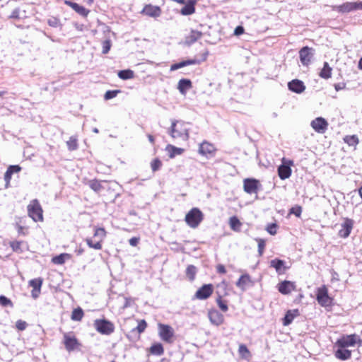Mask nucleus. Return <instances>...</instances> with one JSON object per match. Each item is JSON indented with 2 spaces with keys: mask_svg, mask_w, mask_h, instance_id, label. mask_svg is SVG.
<instances>
[{
  "mask_svg": "<svg viewBox=\"0 0 362 362\" xmlns=\"http://www.w3.org/2000/svg\"><path fill=\"white\" fill-rule=\"evenodd\" d=\"M161 165V161L158 158L153 160L151 163V166L153 172L158 170Z\"/></svg>",
  "mask_w": 362,
  "mask_h": 362,
  "instance_id": "obj_46",
  "label": "nucleus"
},
{
  "mask_svg": "<svg viewBox=\"0 0 362 362\" xmlns=\"http://www.w3.org/2000/svg\"><path fill=\"white\" fill-rule=\"evenodd\" d=\"M119 92V90H107L104 95V99L106 100L112 99L115 98Z\"/></svg>",
  "mask_w": 362,
  "mask_h": 362,
  "instance_id": "obj_43",
  "label": "nucleus"
},
{
  "mask_svg": "<svg viewBox=\"0 0 362 362\" xmlns=\"http://www.w3.org/2000/svg\"><path fill=\"white\" fill-rule=\"evenodd\" d=\"M229 225L233 230L239 231L240 230L242 223L237 217L233 216L230 218Z\"/></svg>",
  "mask_w": 362,
  "mask_h": 362,
  "instance_id": "obj_37",
  "label": "nucleus"
},
{
  "mask_svg": "<svg viewBox=\"0 0 362 362\" xmlns=\"http://www.w3.org/2000/svg\"><path fill=\"white\" fill-rule=\"evenodd\" d=\"M197 273V269L193 265H189L186 270V274L187 277L191 280H194L195 274Z\"/></svg>",
  "mask_w": 362,
  "mask_h": 362,
  "instance_id": "obj_40",
  "label": "nucleus"
},
{
  "mask_svg": "<svg viewBox=\"0 0 362 362\" xmlns=\"http://www.w3.org/2000/svg\"><path fill=\"white\" fill-rule=\"evenodd\" d=\"M192 88V82L189 79H181L178 82L177 88L181 94L185 95L187 91Z\"/></svg>",
  "mask_w": 362,
  "mask_h": 362,
  "instance_id": "obj_24",
  "label": "nucleus"
},
{
  "mask_svg": "<svg viewBox=\"0 0 362 362\" xmlns=\"http://www.w3.org/2000/svg\"><path fill=\"white\" fill-rule=\"evenodd\" d=\"M158 334L160 339L166 342H170L174 335V329L172 327L162 323L158 324Z\"/></svg>",
  "mask_w": 362,
  "mask_h": 362,
  "instance_id": "obj_8",
  "label": "nucleus"
},
{
  "mask_svg": "<svg viewBox=\"0 0 362 362\" xmlns=\"http://www.w3.org/2000/svg\"><path fill=\"white\" fill-rule=\"evenodd\" d=\"M256 240L258 243V252L259 255L261 256L262 255L265 247V240L261 238H258Z\"/></svg>",
  "mask_w": 362,
  "mask_h": 362,
  "instance_id": "obj_49",
  "label": "nucleus"
},
{
  "mask_svg": "<svg viewBox=\"0 0 362 362\" xmlns=\"http://www.w3.org/2000/svg\"><path fill=\"white\" fill-rule=\"evenodd\" d=\"M48 24L52 27H57L59 25V21L56 18H52L48 20Z\"/></svg>",
  "mask_w": 362,
  "mask_h": 362,
  "instance_id": "obj_56",
  "label": "nucleus"
},
{
  "mask_svg": "<svg viewBox=\"0 0 362 362\" xmlns=\"http://www.w3.org/2000/svg\"><path fill=\"white\" fill-rule=\"evenodd\" d=\"M358 68L362 70V57L359 60Z\"/></svg>",
  "mask_w": 362,
  "mask_h": 362,
  "instance_id": "obj_64",
  "label": "nucleus"
},
{
  "mask_svg": "<svg viewBox=\"0 0 362 362\" xmlns=\"http://www.w3.org/2000/svg\"><path fill=\"white\" fill-rule=\"evenodd\" d=\"M147 324L144 320H141L138 322L137 327L135 328V329L137 330V332L140 334L142 333L146 328Z\"/></svg>",
  "mask_w": 362,
  "mask_h": 362,
  "instance_id": "obj_48",
  "label": "nucleus"
},
{
  "mask_svg": "<svg viewBox=\"0 0 362 362\" xmlns=\"http://www.w3.org/2000/svg\"><path fill=\"white\" fill-rule=\"evenodd\" d=\"M63 339L65 348L69 352L78 349L81 346L75 335L71 332L64 333Z\"/></svg>",
  "mask_w": 362,
  "mask_h": 362,
  "instance_id": "obj_6",
  "label": "nucleus"
},
{
  "mask_svg": "<svg viewBox=\"0 0 362 362\" xmlns=\"http://www.w3.org/2000/svg\"><path fill=\"white\" fill-rule=\"evenodd\" d=\"M213 293V286L211 284H205L199 288L195 296L197 298L200 300H204L208 298Z\"/></svg>",
  "mask_w": 362,
  "mask_h": 362,
  "instance_id": "obj_12",
  "label": "nucleus"
},
{
  "mask_svg": "<svg viewBox=\"0 0 362 362\" xmlns=\"http://www.w3.org/2000/svg\"><path fill=\"white\" fill-rule=\"evenodd\" d=\"M40 293V289H33L31 291V296L33 298H37Z\"/></svg>",
  "mask_w": 362,
  "mask_h": 362,
  "instance_id": "obj_60",
  "label": "nucleus"
},
{
  "mask_svg": "<svg viewBox=\"0 0 362 362\" xmlns=\"http://www.w3.org/2000/svg\"><path fill=\"white\" fill-rule=\"evenodd\" d=\"M238 353L242 358L249 360L251 357V354L245 344H240L239 346Z\"/></svg>",
  "mask_w": 362,
  "mask_h": 362,
  "instance_id": "obj_35",
  "label": "nucleus"
},
{
  "mask_svg": "<svg viewBox=\"0 0 362 362\" xmlns=\"http://www.w3.org/2000/svg\"><path fill=\"white\" fill-rule=\"evenodd\" d=\"M65 4L68 6H69L70 7H71L76 12H77L78 13H79L80 15H81L83 16H86L88 15V13H89L88 10H87L83 6H80L79 4H78L76 3L69 1H65Z\"/></svg>",
  "mask_w": 362,
  "mask_h": 362,
  "instance_id": "obj_23",
  "label": "nucleus"
},
{
  "mask_svg": "<svg viewBox=\"0 0 362 362\" xmlns=\"http://www.w3.org/2000/svg\"><path fill=\"white\" fill-rule=\"evenodd\" d=\"M182 67H184V64H183L182 62L176 63V64H173L170 66V71H175V70L179 69Z\"/></svg>",
  "mask_w": 362,
  "mask_h": 362,
  "instance_id": "obj_57",
  "label": "nucleus"
},
{
  "mask_svg": "<svg viewBox=\"0 0 362 362\" xmlns=\"http://www.w3.org/2000/svg\"><path fill=\"white\" fill-rule=\"evenodd\" d=\"M118 77L122 80L132 79L134 76V73L130 69L122 70L118 72Z\"/></svg>",
  "mask_w": 362,
  "mask_h": 362,
  "instance_id": "obj_36",
  "label": "nucleus"
},
{
  "mask_svg": "<svg viewBox=\"0 0 362 362\" xmlns=\"http://www.w3.org/2000/svg\"><path fill=\"white\" fill-rule=\"evenodd\" d=\"M83 316V312L80 308L74 309L71 314V319L76 321H80Z\"/></svg>",
  "mask_w": 362,
  "mask_h": 362,
  "instance_id": "obj_39",
  "label": "nucleus"
},
{
  "mask_svg": "<svg viewBox=\"0 0 362 362\" xmlns=\"http://www.w3.org/2000/svg\"><path fill=\"white\" fill-rule=\"evenodd\" d=\"M89 186L95 192H99L102 188L100 182L98 180H90L89 182Z\"/></svg>",
  "mask_w": 362,
  "mask_h": 362,
  "instance_id": "obj_45",
  "label": "nucleus"
},
{
  "mask_svg": "<svg viewBox=\"0 0 362 362\" xmlns=\"http://www.w3.org/2000/svg\"><path fill=\"white\" fill-rule=\"evenodd\" d=\"M278 173L281 180H285L291 176V169L287 165H281L278 168Z\"/></svg>",
  "mask_w": 362,
  "mask_h": 362,
  "instance_id": "obj_25",
  "label": "nucleus"
},
{
  "mask_svg": "<svg viewBox=\"0 0 362 362\" xmlns=\"http://www.w3.org/2000/svg\"><path fill=\"white\" fill-rule=\"evenodd\" d=\"M139 240V238L133 237L129 239V243L130 245L134 247V246L137 245Z\"/></svg>",
  "mask_w": 362,
  "mask_h": 362,
  "instance_id": "obj_59",
  "label": "nucleus"
},
{
  "mask_svg": "<svg viewBox=\"0 0 362 362\" xmlns=\"http://www.w3.org/2000/svg\"><path fill=\"white\" fill-rule=\"evenodd\" d=\"M334 9L341 13H349L350 11L362 9V2H346L341 5L336 6Z\"/></svg>",
  "mask_w": 362,
  "mask_h": 362,
  "instance_id": "obj_10",
  "label": "nucleus"
},
{
  "mask_svg": "<svg viewBox=\"0 0 362 362\" xmlns=\"http://www.w3.org/2000/svg\"><path fill=\"white\" fill-rule=\"evenodd\" d=\"M317 300L318 303L323 307L331 305L332 299L329 296L328 289L325 286L317 288Z\"/></svg>",
  "mask_w": 362,
  "mask_h": 362,
  "instance_id": "obj_7",
  "label": "nucleus"
},
{
  "mask_svg": "<svg viewBox=\"0 0 362 362\" xmlns=\"http://www.w3.org/2000/svg\"><path fill=\"white\" fill-rule=\"evenodd\" d=\"M288 87L290 90L296 93H301L305 89L303 82L298 79H294L289 82L288 83Z\"/></svg>",
  "mask_w": 362,
  "mask_h": 362,
  "instance_id": "obj_17",
  "label": "nucleus"
},
{
  "mask_svg": "<svg viewBox=\"0 0 362 362\" xmlns=\"http://www.w3.org/2000/svg\"><path fill=\"white\" fill-rule=\"evenodd\" d=\"M71 255L69 253H62L55 256L52 259V263L54 264H63L66 260L70 259Z\"/></svg>",
  "mask_w": 362,
  "mask_h": 362,
  "instance_id": "obj_30",
  "label": "nucleus"
},
{
  "mask_svg": "<svg viewBox=\"0 0 362 362\" xmlns=\"http://www.w3.org/2000/svg\"><path fill=\"white\" fill-rule=\"evenodd\" d=\"M344 141L349 145V146H355L358 144V139L356 136H346L344 139Z\"/></svg>",
  "mask_w": 362,
  "mask_h": 362,
  "instance_id": "obj_44",
  "label": "nucleus"
},
{
  "mask_svg": "<svg viewBox=\"0 0 362 362\" xmlns=\"http://www.w3.org/2000/svg\"><path fill=\"white\" fill-rule=\"evenodd\" d=\"M161 11L158 6L147 5L142 10V13L150 17H158L160 15Z\"/></svg>",
  "mask_w": 362,
  "mask_h": 362,
  "instance_id": "obj_20",
  "label": "nucleus"
},
{
  "mask_svg": "<svg viewBox=\"0 0 362 362\" xmlns=\"http://www.w3.org/2000/svg\"><path fill=\"white\" fill-rule=\"evenodd\" d=\"M148 141L151 143V144H153L154 143V138L152 135L151 134H148Z\"/></svg>",
  "mask_w": 362,
  "mask_h": 362,
  "instance_id": "obj_63",
  "label": "nucleus"
},
{
  "mask_svg": "<svg viewBox=\"0 0 362 362\" xmlns=\"http://www.w3.org/2000/svg\"><path fill=\"white\" fill-rule=\"evenodd\" d=\"M244 190L248 194L256 193L257 190V181L254 179L244 180Z\"/></svg>",
  "mask_w": 362,
  "mask_h": 362,
  "instance_id": "obj_19",
  "label": "nucleus"
},
{
  "mask_svg": "<svg viewBox=\"0 0 362 362\" xmlns=\"http://www.w3.org/2000/svg\"><path fill=\"white\" fill-rule=\"evenodd\" d=\"M194 4L195 0H189L186 3V5L181 9L180 13L184 16L191 15L194 13Z\"/></svg>",
  "mask_w": 362,
  "mask_h": 362,
  "instance_id": "obj_27",
  "label": "nucleus"
},
{
  "mask_svg": "<svg viewBox=\"0 0 362 362\" xmlns=\"http://www.w3.org/2000/svg\"><path fill=\"white\" fill-rule=\"evenodd\" d=\"M270 266L274 267L279 274L284 272L286 269L284 267V262L279 259H272L270 262Z\"/></svg>",
  "mask_w": 362,
  "mask_h": 362,
  "instance_id": "obj_29",
  "label": "nucleus"
},
{
  "mask_svg": "<svg viewBox=\"0 0 362 362\" xmlns=\"http://www.w3.org/2000/svg\"><path fill=\"white\" fill-rule=\"evenodd\" d=\"M300 59L303 65H308L313 57L312 49L308 47H303L300 52Z\"/></svg>",
  "mask_w": 362,
  "mask_h": 362,
  "instance_id": "obj_15",
  "label": "nucleus"
},
{
  "mask_svg": "<svg viewBox=\"0 0 362 362\" xmlns=\"http://www.w3.org/2000/svg\"><path fill=\"white\" fill-rule=\"evenodd\" d=\"M298 315V310H288L284 319V325L287 326L290 325L293 319Z\"/></svg>",
  "mask_w": 362,
  "mask_h": 362,
  "instance_id": "obj_31",
  "label": "nucleus"
},
{
  "mask_svg": "<svg viewBox=\"0 0 362 362\" xmlns=\"http://www.w3.org/2000/svg\"><path fill=\"white\" fill-rule=\"evenodd\" d=\"M12 170H15V172L18 173L21 171V168L19 165H10L7 170L6 171L4 174V180L6 182V185L7 186L11 179L12 176Z\"/></svg>",
  "mask_w": 362,
  "mask_h": 362,
  "instance_id": "obj_28",
  "label": "nucleus"
},
{
  "mask_svg": "<svg viewBox=\"0 0 362 362\" xmlns=\"http://www.w3.org/2000/svg\"><path fill=\"white\" fill-rule=\"evenodd\" d=\"M111 47V41L106 40L103 42V53L107 54Z\"/></svg>",
  "mask_w": 362,
  "mask_h": 362,
  "instance_id": "obj_52",
  "label": "nucleus"
},
{
  "mask_svg": "<svg viewBox=\"0 0 362 362\" xmlns=\"http://www.w3.org/2000/svg\"><path fill=\"white\" fill-rule=\"evenodd\" d=\"M216 303H217L219 308L222 311L226 312L228 310V305H226V303L225 302H223L222 300V298L221 297H217Z\"/></svg>",
  "mask_w": 362,
  "mask_h": 362,
  "instance_id": "obj_50",
  "label": "nucleus"
},
{
  "mask_svg": "<svg viewBox=\"0 0 362 362\" xmlns=\"http://www.w3.org/2000/svg\"><path fill=\"white\" fill-rule=\"evenodd\" d=\"M0 305L2 306L13 307V303L4 296H0Z\"/></svg>",
  "mask_w": 362,
  "mask_h": 362,
  "instance_id": "obj_47",
  "label": "nucleus"
},
{
  "mask_svg": "<svg viewBox=\"0 0 362 362\" xmlns=\"http://www.w3.org/2000/svg\"><path fill=\"white\" fill-rule=\"evenodd\" d=\"M276 228L277 225L276 223H271L267 226L266 230L270 235H274L276 233Z\"/></svg>",
  "mask_w": 362,
  "mask_h": 362,
  "instance_id": "obj_51",
  "label": "nucleus"
},
{
  "mask_svg": "<svg viewBox=\"0 0 362 362\" xmlns=\"http://www.w3.org/2000/svg\"><path fill=\"white\" fill-rule=\"evenodd\" d=\"M217 272L221 274H225L226 272V268L222 264H218L216 267Z\"/></svg>",
  "mask_w": 362,
  "mask_h": 362,
  "instance_id": "obj_61",
  "label": "nucleus"
},
{
  "mask_svg": "<svg viewBox=\"0 0 362 362\" xmlns=\"http://www.w3.org/2000/svg\"><path fill=\"white\" fill-rule=\"evenodd\" d=\"M334 356L338 359L345 361L351 358V351L346 348L338 347V349L334 353Z\"/></svg>",
  "mask_w": 362,
  "mask_h": 362,
  "instance_id": "obj_22",
  "label": "nucleus"
},
{
  "mask_svg": "<svg viewBox=\"0 0 362 362\" xmlns=\"http://www.w3.org/2000/svg\"><path fill=\"white\" fill-rule=\"evenodd\" d=\"M278 290L281 293L288 295L296 290V284L290 281H284L278 284Z\"/></svg>",
  "mask_w": 362,
  "mask_h": 362,
  "instance_id": "obj_14",
  "label": "nucleus"
},
{
  "mask_svg": "<svg viewBox=\"0 0 362 362\" xmlns=\"http://www.w3.org/2000/svg\"><path fill=\"white\" fill-rule=\"evenodd\" d=\"M106 236V231L103 228H96L94 233V237L97 238V241L95 243L90 238L86 240L87 245L89 247L95 250H100L102 248L101 242L104 240Z\"/></svg>",
  "mask_w": 362,
  "mask_h": 362,
  "instance_id": "obj_5",
  "label": "nucleus"
},
{
  "mask_svg": "<svg viewBox=\"0 0 362 362\" xmlns=\"http://www.w3.org/2000/svg\"><path fill=\"white\" fill-rule=\"evenodd\" d=\"M66 145L68 146L69 150H76L78 147L77 139L73 136L70 137L69 140L67 141L66 142Z\"/></svg>",
  "mask_w": 362,
  "mask_h": 362,
  "instance_id": "obj_41",
  "label": "nucleus"
},
{
  "mask_svg": "<svg viewBox=\"0 0 362 362\" xmlns=\"http://www.w3.org/2000/svg\"><path fill=\"white\" fill-rule=\"evenodd\" d=\"M332 69L329 66L327 62L324 63V66L320 73V77L327 79L329 78L332 76Z\"/></svg>",
  "mask_w": 362,
  "mask_h": 362,
  "instance_id": "obj_34",
  "label": "nucleus"
},
{
  "mask_svg": "<svg viewBox=\"0 0 362 362\" xmlns=\"http://www.w3.org/2000/svg\"><path fill=\"white\" fill-rule=\"evenodd\" d=\"M356 343L355 334L346 335L338 339L335 344L337 347L348 348L354 346Z\"/></svg>",
  "mask_w": 362,
  "mask_h": 362,
  "instance_id": "obj_11",
  "label": "nucleus"
},
{
  "mask_svg": "<svg viewBox=\"0 0 362 362\" xmlns=\"http://www.w3.org/2000/svg\"><path fill=\"white\" fill-rule=\"evenodd\" d=\"M42 284V280L41 279H34L29 281V285L33 287V289H40Z\"/></svg>",
  "mask_w": 362,
  "mask_h": 362,
  "instance_id": "obj_42",
  "label": "nucleus"
},
{
  "mask_svg": "<svg viewBox=\"0 0 362 362\" xmlns=\"http://www.w3.org/2000/svg\"><path fill=\"white\" fill-rule=\"evenodd\" d=\"M301 212H302V209H301V207H300V206L293 207L291 210V213L295 214L297 217H299L300 216Z\"/></svg>",
  "mask_w": 362,
  "mask_h": 362,
  "instance_id": "obj_55",
  "label": "nucleus"
},
{
  "mask_svg": "<svg viewBox=\"0 0 362 362\" xmlns=\"http://www.w3.org/2000/svg\"><path fill=\"white\" fill-rule=\"evenodd\" d=\"M244 33V28L242 26H237L234 30V35H240Z\"/></svg>",
  "mask_w": 362,
  "mask_h": 362,
  "instance_id": "obj_58",
  "label": "nucleus"
},
{
  "mask_svg": "<svg viewBox=\"0 0 362 362\" xmlns=\"http://www.w3.org/2000/svg\"><path fill=\"white\" fill-rule=\"evenodd\" d=\"M20 243L19 242H13L11 243V247L13 249V250H16L20 247Z\"/></svg>",
  "mask_w": 362,
  "mask_h": 362,
  "instance_id": "obj_62",
  "label": "nucleus"
},
{
  "mask_svg": "<svg viewBox=\"0 0 362 362\" xmlns=\"http://www.w3.org/2000/svg\"><path fill=\"white\" fill-rule=\"evenodd\" d=\"M200 62H201L198 59H189V60L182 61L184 66H186L188 65H192V64H200Z\"/></svg>",
  "mask_w": 362,
  "mask_h": 362,
  "instance_id": "obj_54",
  "label": "nucleus"
},
{
  "mask_svg": "<svg viewBox=\"0 0 362 362\" xmlns=\"http://www.w3.org/2000/svg\"><path fill=\"white\" fill-rule=\"evenodd\" d=\"M93 325L95 329L102 334L110 335L115 331L114 324L105 319L95 320Z\"/></svg>",
  "mask_w": 362,
  "mask_h": 362,
  "instance_id": "obj_3",
  "label": "nucleus"
},
{
  "mask_svg": "<svg viewBox=\"0 0 362 362\" xmlns=\"http://www.w3.org/2000/svg\"><path fill=\"white\" fill-rule=\"evenodd\" d=\"M214 151V146L206 141L202 143L199 148V153L206 156L212 154Z\"/></svg>",
  "mask_w": 362,
  "mask_h": 362,
  "instance_id": "obj_21",
  "label": "nucleus"
},
{
  "mask_svg": "<svg viewBox=\"0 0 362 362\" xmlns=\"http://www.w3.org/2000/svg\"><path fill=\"white\" fill-rule=\"evenodd\" d=\"M202 35V33L198 30H192L189 35L186 37L187 42L191 44L196 42L198 39H199Z\"/></svg>",
  "mask_w": 362,
  "mask_h": 362,
  "instance_id": "obj_33",
  "label": "nucleus"
},
{
  "mask_svg": "<svg viewBox=\"0 0 362 362\" xmlns=\"http://www.w3.org/2000/svg\"><path fill=\"white\" fill-rule=\"evenodd\" d=\"M216 293L218 297L226 296L228 293V284L226 281H222L221 283L217 284Z\"/></svg>",
  "mask_w": 362,
  "mask_h": 362,
  "instance_id": "obj_26",
  "label": "nucleus"
},
{
  "mask_svg": "<svg viewBox=\"0 0 362 362\" xmlns=\"http://www.w3.org/2000/svg\"><path fill=\"white\" fill-rule=\"evenodd\" d=\"M328 122L321 117H317L310 122L311 127L319 134H324L328 128Z\"/></svg>",
  "mask_w": 362,
  "mask_h": 362,
  "instance_id": "obj_9",
  "label": "nucleus"
},
{
  "mask_svg": "<svg viewBox=\"0 0 362 362\" xmlns=\"http://www.w3.org/2000/svg\"><path fill=\"white\" fill-rule=\"evenodd\" d=\"M163 348L161 344H156L151 347V352L153 354L160 356L163 354Z\"/></svg>",
  "mask_w": 362,
  "mask_h": 362,
  "instance_id": "obj_38",
  "label": "nucleus"
},
{
  "mask_svg": "<svg viewBox=\"0 0 362 362\" xmlns=\"http://www.w3.org/2000/svg\"><path fill=\"white\" fill-rule=\"evenodd\" d=\"M28 216L35 222L42 221V209L37 199L32 200L28 205Z\"/></svg>",
  "mask_w": 362,
  "mask_h": 362,
  "instance_id": "obj_4",
  "label": "nucleus"
},
{
  "mask_svg": "<svg viewBox=\"0 0 362 362\" xmlns=\"http://www.w3.org/2000/svg\"><path fill=\"white\" fill-rule=\"evenodd\" d=\"M204 218L203 213L198 208L192 209L185 216V221L191 228H197Z\"/></svg>",
  "mask_w": 362,
  "mask_h": 362,
  "instance_id": "obj_2",
  "label": "nucleus"
},
{
  "mask_svg": "<svg viewBox=\"0 0 362 362\" xmlns=\"http://www.w3.org/2000/svg\"><path fill=\"white\" fill-rule=\"evenodd\" d=\"M188 124L178 120H173L168 133L173 139L187 141L189 139Z\"/></svg>",
  "mask_w": 362,
  "mask_h": 362,
  "instance_id": "obj_1",
  "label": "nucleus"
},
{
  "mask_svg": "<svg viewBox=\"0 0 362 362\" xmlns=\"http://www.w3.org/2000/svg\"><path fill=\"white\" fill-rule=\"evenodd\" d=\"M166 151L169 153V157L173 158L177 155H181L184 152V149L182 148L175 147L173 145H168L166 146Z\"/></svg>",
  "mask_w": 362,
  "mask_h": 362,
  "instance_id": "obj_32",
  "label": "nucleus"
},
{
  "mask_svg": "<svg viewBox=\"0 0 362 362\" xmlns=\"http://www.w3.org/2000/svg\"><path fill=\"white\" fill-rule=\"evenodd\" d=\"M252 285V282L250 276L248 274L242 275L236 282V286L243 291H245L248 286Z\"/></svg>",
  "mask_w": 362,
  "mask_h": 362,
  "instance_id": "obj_18",
  "label": "nucleus"
},
{
  "mask_svg": "<svg viewBox=\"0 0 362 362\" xmlns=\"http://www.w3.org/2000/svg\"><path fill=\"white\" fill-rule=\"evenodd\" d=\"M16 328L21 331L25 329L27 323L25 321L19 320L16 323Z\"/></svg>",
  "mask_w": 362,
  "mask_h": 362,
  "instance_id": "obj_53",
  "label": "nucleus"
},
{
  "mask_svg": "<svg viewBox=\"0 0 362 362\" xmlns=\"http://www.w3.org/2000/svg\"><path fill=\"white\" fill-rule=\"evenodd\" d=\"M353 228V221L346 218L345 221L341 224V228L339 231V235L341 238H347Z\"/></svg>",
  "mask_w": 362,
  "mask_h": 362,
  "instance_id": "obj_16",
  "label": "nucleus"
},
{
  "mask_svg": "<svg viewBox=\"0 0 362 362\" xmlns=\"http://www.w3.org/2000/svg\"><path fill=\"white\" fill-rule=\"evenodd\" d=\"M208 317L210 322L216 326L221 325L224 321L223 315L217 310H210L208 313Z\"/></svg>",
  "mask_w": 362,
  "mask_h": 362,
  "instance_id": "obj_13",
  "label": "nucleus"
}]
</instances>
